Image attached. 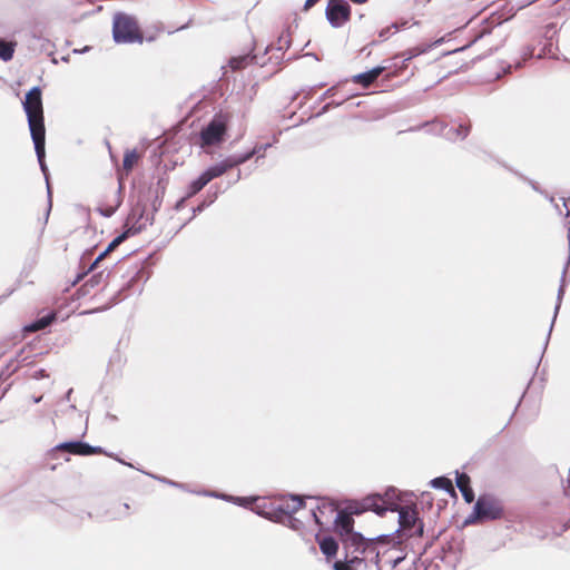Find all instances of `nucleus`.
Wrapping results in <instances>:
<instances>
[{"label": "nucleus", "mask_w": 570, "mask_h": 570, "mask_svg": "<svg viewBox=\"0 0 570 570\" xmlns=\"http://www.w3.org/2000/svg\"><path fill=\"white\" fill-rule=\"evenodd\" d=\"M505 517L503 501L493 493H482L474 502L471 514L464 520V524L483 523L501 520Z\"/></svg>", "instance_id": "f257e3e1"}, {"label": "nucleus", "mask_w": 570, "mask_h": 570, "mask_svg": "<svg viewBox=\"0 0 570 570\" xmlns=\"http://www.w3.org/2000/svg\"><path fill=\"white\" fill-rule=\"evenodd\" d=\"M334 519V530L341 537L344 550H360L361 547L371 542V539L365 538L361 532L354 531V520L352 518L353 511L346 509L336 510Z\"/></svg>", "instance_id": "f03ea898"}, {"label": "nucleus", "mask_w": 570, "mask_h": 570, "mask_svg": "<svg viewBox=\"0 0 570 570\" xmlns=\"http://www.w3.org/2000/svg\"><path fill=\"white\" fill-rule=\"evenodd\" d=\"M399 529L394 534H390V539H380V541H393L400 543L403 538L422 537L424 532V523L419 518L416 508L411 505L399 507Z\"/></svg>", "instance_id": "7ed1b4c3"}, {"label": "nucleus", "mask_w": 570, "mask_h": 570, "mask_svg": "<svg viewBox=\"0 0 570 570\" xmlns=\"http://www.w3.org/2000/svg\"><path fill=\"white\" fill-rule=\"evenodd\" d=\"M154 255L150 254L145 261L135 264L127 274V279L122 283L121 287L112 297L114 304L121 302L130 293H141L144 284L150 277V266L153 265Z\"/></svg>", "instance_id": "20e7f679"}, {"label": "nucleus", "mask_w": 570, "mask_h": 570, "mask_svg": "<svg viewBox=\"0 0 570 570\" xmlns=\"http://www.w3.org/2000/svg\"><path fill=\"white\" fill-rule=\"evenodd\" d=\"M22 106L27 116L30 136L46 134L42 97L39 86H35L27 91Z\"/></svg>", "instance_id": "39448f33"}, {"label": "nucleus", "mask_w": 570, "mask_h": 570, "mask_svg": "<svg viewBox=\"0 0 570 570\" xmlns=\"http://www.w3.org/2000/svg\"><path fill=\"white\" fill-rule=\"evenodd\" d=\"M112 38L116 43H142L144 35L135 17L117 12L112 20Z\"/></svg>", "instance_id": "423d86ee"}, {"label": "nucleus", "mask_w": 570, "mask_h": 570, "mask_svg": "<svg viewBox=\"0 0 570 570\" xmlns=\"http://www.w3.org/2000/svg\"><path fill=\"white\" fill-rule=\"evenodd\" d=\"M390 537L391 535H379L371 539V542L361 547L360 550H353V553H357L355 570H381V549L379 548V542L380 539H390Z\"/></svg>", "instance_id": "0eeeda50"}, {"label": "nucleus", "mask_w": 570, "mask_h": 570, "mask_svg": "<svg viewBox=\"0 0 570 570\" xmlns=\"http://www.w3.org/2000/svg\"><path fill=\"white\" fill-rule=\"evenodd\" d=\"M227 131V119L223 114H216L210 121L200 130V147L217 146L224 141Z\"/></svg>", "instance_id": "6e6552de"}, {"label": "nucleus", "mask_w": 570, "mask_h": 570, "mask_svg": "<svg viewBox=\"0 0 570 570\" xmlns=\"http://www.w3.org/2000/svg\"><path fill=\"white\" fill-rule=\"evenodd\" d=\"M352 8L346 0H327L325 18L331 27L337 29L350 21Z\"/></svg>", "instance_id": "1a4fd4ad"}, {"label": "nucleus", "mask_w": 570, "mask_h": 570, "mask_svg": "<svg viewBox=\"0 0 570 570\" xmlns=\"http://www.w3.org/2000/svg\"><path fill=\"white\" fill-rule=\"evenodd\" d=\"M31 139L33 142V147H35L36 156H37V159L39 163V167H40V169L46 178V183H47L48 207H47L46 217H45V223H47L50 212H51V207H52V190H51V187L49 184V170H48V167H47V164L45 160V158H46V134L31 135Z\"/></svg>", "instance_id": "9d476101"}, {"label": "nucleus", "mask_w": 570, "mask_h": 570, "mask_svg": "<svg viewBox=\"0 0 570 570\" xmlns=\"http://www.w3.org/2000/svg\"><path fill=\"white\" fill-rule=\"evenodd\" d=\"M147 205L146 199L139 196L136 205H134L126 218L125 227L129 226H138L144 225V228L147 224L151 225L154 222V215L146 214Z\"/></svg>", "instance_id": "9b49d317"}, {"label": "nucleus", "mask_w": 570, "mask_h": 570, "mask_svg": "<svg viewBox=\"0 0 570 570\" xmlns=\"http://www.w3.org/2000/svg\"><path fill=\"white\" fill-rule=\"evenodd\" d=\"M397 509V504L395 507H387L383 501V497L380 493L370 494L364 498L362 507L355 508L354 513L361 514L364 511H373L375 514L382 517L386 513L387 510L395 511Z\"/></svg>", "instance_id": "f8f14e48"}, {"label": "nucleus", "mask_w": 570, "mask_h": 570, "mask_svg": "<svg viewBox=\"0 0 570 570\" xmlns=\"http://www.w3.org/2000/svg\"><path fill=\"white\" fill-rule=\"evenodd\" d=\"M167 185L168 179L166 177H159L155 184L149 186L147 195L141 196V198L146 199V202L150 200V206L153 209L151 215L158 212L161 207Z\"/></svg>", "instance_id": "ddd939ff"}, {"label": "nucleus", "mask_w": 570, "mask_h": 570, "mask_svg": "<svg viewBox=\"0 0 570 570\" xmlns=\"http://www.w3.org/2000/svg\"><path fill=\"white\" fill-rule=\"evenodd\" d=\"M386 65L375 66L364 72L354 75L351 80L354 83L361 85L363 88H368L384 71L396 67V62L390 63V60H385Z\"/></svg>", "instance_id": "4468645a"}, {"label": "nucleus", "mask_w": 570, "mask_h": 570, "mask_svg": "<svg viewBox=\"0 0 570 570\" xmlns=\"http://www.w3.org/2000/svg\"><path fill=\"white\" fill-rule=\"evenodd\" d=\"M569 265H570V253H569V256L567 258V262H566L563 271H562V275H561V279H560V286L558 288V294H557V303H556V306H554L553 318L551 321V324H550V327H549V332H548V335H547V338H546V342H544L543 352L547 350V346L549 344L551 332H552V328H553L557 315H558L560 306H561L562 297L564 295L566 285H567L566 284V274H567Z\"/></svg>", "instance_id": "2eb2a0df"}, {"label": "nucleus", "mask_w": 570, "mask_h": 570, "mask_svg": "<svg viewBox=\"0 0 570 570\" xmlns=\"http://www.w3.org/2000/svg\"><path fill=\"white\" fill-rule=\"evenodd\" d=\"M316 541L320 546L321 552L327 558H334L338 551V542L332 535H323L316 534Z\"/></svg>", "instance_id": "dca6fc26"}, {"label": "nucleus", "mask_w": 570, "mask_h": 570, "mask_svg": "<svg viewBox=\"0 0 570 570\" xmlns=\"http://www.w3.org/2000/svg\"><path fill=\"white\" fill-rule=\"evenodd\" d=\"M406 558V553H403L401 550L395 548H391L384 551H381L380 562L389 564L392 569L396 568L402 561Z\"/></svg>", "instance_id": "f3484780"}, {"label": "nucleus", "mask_w": 570, "mask_h": 570, "mask_svg": "<svg viewBox=\"0 0 570 570\" xmlns=\"http://www.w3.org/2000/svg\"><path fill=\"white\" fill-rule=\"evenodd\" d=\"M471 125L470 124H459L456 128H448L444 126L441 130V135L446 137L448 139H465L470 134Z\"/></svg>", "instance_id": "a211bd4d"}, {"label": "nucleus", "mask_w": 570, "mask_h": 570, "mask_svg": "<svg viewBox=\"0 0 570 570\" xmlns=\"http://www.w3.org/2000/svg\"><path fill=\"white\" fill-rule=\"evenodd\" d=\"M353 549L345 550V556L343 559H338L334 562V570H355L356 569V560L357 553L352 552Z\"/></svg>", "instance_id": "6ab92c4d"}, {"label": "nucleus", "mask_w": 570, "mask_h": 570, "mask_svg": "<svg viewBox=\"0 0 570 570\" xmlns=\"http://www.w3.org/2000/svg\"><path fill=\"white\" fill-rule=\"evenodd\" d=\"M255 155H256V150H247L242 154L230 155L223 160H224L227 169L229 170L234 167L245 164L246 161L252 159Z\"/></svg>", "instance_id": "aec40b11"}, {"label": "nucleus", "mask_w": 570, "mask_h": 570, "mask_svg": "<svg viewBox=\"0 0 570 570\" xmlns=\"http://www.w3.org/2000/svg\"><path fill=\"white\" fill-rule=\"evenodd\" d=\"M535 47L532 45H527L522 48L521 60H515L514 63H507L505 67H503V72L509 73L512 71V69H519L522 68L523 62L528 59H531L534 57Z\"/></svg>", "instance_id": "412c9836"}, {"label": "nucleus", "mask_w": 570, "mask_h": 570, "mask_svg": "<svg viewBox=\"0 0 570 570\" xmlns=\"http://www.w3.org/2000/svg\"><path fill=\"white\" fill-rule=\"evenodd\" d=\"M226 171H228V169H227L224 160H220V161L209 166L208 168H206L202 173V175L205 178V180L207 181V184H209L213 179L223 176Z\"/></svg>", "instance_id": "4be33fe9"}, {"label": "nucleus", "mask_w": 570, "mask_h": 570, "mask_svg": "<svg viewBox=\"0 0 570 570\" xmlns=\"http://www.w3.org/2000/svg\"><path fill=\"white\" fill-rule=\"evenodd\" d=\"M292 503H278L283 510L286 512V517L295 514L301 508L305 505L304 498L298 494H288Z\"/></svg>", "instance_id": "5701e85b"}, {"label": "nucleus", "mask_w": 570, "mask_h": 570, "mask_svg": "<svg viewBox=\"0 0 570 570\" xmlns=\"http://www.w3.org/2000/svg\"><path fill=\"white\" fill-rule=\"evenodd\" d=\"M252 63H259L256 55L248 53L244 56L233 57L229 60V66L233 70H242L243 68Z\"/></svg>", "instance_id": "b1692460"}, {"label": "nucleus", "mask_w": 570, "mask_h": 570, "mask_svg": "<svg viewBox=\"0 0 570 570\" xmlns=\"http://www.w3.org/2000/svg\"><path fill=\"white\" fill-rule=\"evenodd\" d=\"M219 190L217 186H212L209 190L207 191L205 198L203 202L193 208V217H195L197 214H200L205 208L210 206L218 197Z\"/></svg>", "instance_id": "393cba45"}, {"label": "nucleus", "mask_w": 570, "mask_h": 570, "mask_svg": "<svg viewBox=\"0 0 570 570\" xmlns=\"http://www.w3.org/2000/svg\"><path fill=\"white\" fill-rule=\"evenodd\" d=\"M144 229V225L138 226H129L126 227L122 233H120L118 236H116L111 242L110 249L117 248L121 243H124L127 238L140 233Z\"/></svg>", "instance_id": "a878e982"}, {"label": "nucleus", "mask_w": 570, "mask_h": 570, "mask_svg": "<svg viewBox=\"0 0 570 570\" xmlns=\"http://www.w3.org/2000/svg\"><path fill=\"white\" fill-rule=\"evenodd\" d=\"M144 229V225L138 226H129L126 227L122 233H120L118 236H116L111 242L110 249L117 248L121 243H124L127 238L140 233Z\"/></svg>", "instance_id": "bb28decb"}, {"label": "nucleus", "mask_w": 570, "mask_h": 570, "mask_svg": "<svg viewBox=\"0 0 570 570\" xmlns=\"http://www.w3.org/2000/svg\"><path fill=\"white\" fill-rule=\"evenodd\" d=\"M335 511H336V508L334 507L333 503L323 502L322 504L316 505L315 509L311 510V515L313 517V519L317 525H323L321 517L324 515L326 512H328L330 514H333Z\"/></svg>", "instance_id": "cd10ccee"}, {"label": "nucleus", "mask_w": 570, "mask_h": 570, "mask_svg": "<svg viewBox=\"0 0 570 570\" xmlns=\"http://www.w3.org/2000/svg\"><path fill=\"white\" fill-rule=\"evenodd\" d=\"M430 485L433 489L443 490L451 495H455V490H454L451 479H449L444 475L436 476V478L432 479L430 481Z\"/></svg>", "instance_id": "c85d7f7f"}, {"label": "nucleus", "mask_w": 570, "mask_h": 570, "mask_svg": "<svg viewBox=\"0 0 570 570\" xmlns=\"http://www.w3.org/2000/svg\"><path fill=\"white\" fill-rule=\"evenodd\" d=\"M16 42L0 38V60L7 62L13 58Z\"/></svg>", "instance_id": "c756f323"}, {"label": "nucleus", "mask_w": 570, "mask_h": 570, "mask_svg": "<svg viewBox=\"0 0 570 570\" xmlns=\"http://www.w3.org/2000/svg\"><path fill=\"white\" fill-rule=\"evenodd\" d=\"M501 24V17L500 16H491L489 20L484 21L483 27L479 31V33L475 36L474 41H478L479 39L483 38L485 35L491 33L492 28Z\"/></svg>", "instance_id": "7c9ffc66"}, {"label": "nucleus", "mask_w": 570, "mask_h": 570, "mask_svg": "<svg viewBox=\"0 0 570 570\" xmlns=\"http://www.w3.org/2000/svg\"><path fill=\"white\" fill-rule=\"evenodd\" d=\"M56 320H57V313L50 312V313L37 318L30 325V327L33 330H43V328L50 326L51 324H53L56 322Z\"/></svg>", "instance_id": "2f4dec72"}, {"label": "nucleus", "mask_w": 570, "mask_h": 570, "mask_svg": "<svg viewBox=\"0 0 570 570\" xmlns=\"http://www.w3.org/2000/svg\"><path fill=\"white\" fill-rule=\"evenodd\" d=\"M269 508V521L285 524V520L287 519L285 510L281 508V505L276 502H272Z\"/></svg>", "instance_id": "473e14b6"}, {"label": "nucleus", "mask_w": 570, "mask_h": 570, "mask_svg": "<svg viewBox=\"0 0 570 570\" xmlns=\"http://www.w3.org/2000/svg\"><path fill=\"white\" fill-rule=\"evenodd\" d=\"M207 184L203 175L200 174L197 178L193 179L188 185L187 197H193L198 194Z\"/></svg>", "instance_id": "72a5a7b5"}, {"label": "nucleus", "mask_w": 570, "mask_h": 570, "mask_svg": "<svg viewBox=\"0 0 570 570\" xmlns=\"http://www.w3.org/2000/svg\"><path fill=\"white\" fill-rule=\"evenodd\" d=\"M139 155L136 149L127 150L124 155L122 167L125 170L130 171L137 164Z\"/></svg>", "instance_id": "f704fd0d"}, {"label": "nucleus", "mask_w": 570, "mask_h": 570, "mask_svg": "<svg viewBox=\"0 0 570 570\" xmlns=\"http://www.w3.org/2000/svg\"><path fill=\"white\" fill-rule=\"evenodd\" d=\"M94 454H104V455H107L109 458H112L115 459L116 461H118L119 463L124 464V465H127V466H130V468H134V465L131 463H128L126 462L125 460L120 459L118 455L111 453V452H107L104 448L101 446H98V445H91L90 444V449H89V455H94Z\"/></svg>", "instance_id": "c9c22d12"}, {"label": "nucleus", "mask_w": 570, "mask_h": 570, "mask_svg": "<svg viewBox=\"0 0 570 570\" xmlns=\"http://www.w3.org/2000/svg\"><path fill=\"white\" fill-rule=\"evenodd\" d=\"M72 443H76V440L65 441V442H61V443L55 445L50 450L51 458H55V454L60 451H63V452L75 455L76 445H72Z\"/></svg>", "instance_id": "e433bc0d"}, {"label": "nucleus", "mask_w": 570, "mask_h": 570, "mask_svg": "<svg viewBox=\"0 0 570 570\" xmlns=\"http://www.w3.org/2000/svg\"><path fill=\"white\" fill-rule=\"evenodd\" d=\"M271 501H267L265 499L262 500V502L257 503L256 507L253 509V511L262 517V518H265V519H269V514H271V510H269V505H271Z\"/></svg>", "instance_id": "4c0bfd02"}, {"label": "nucleus", "mask_w": 570, "mask_h": 570, "mask_svg": "<svg viewBox=\"0 0 570 570\" xmlns=\"http://www.w3.org/2000/svg\"><path fill=\"white\" fill-rule=\"evenodd\" d=\"M110 275V272L105 275L104 271H100L98 273H95L87 282L86 286H90V288H95L99 286L102 282L106 281V278Z\"/></svg>", "instance_id": "58836bf2"}, {"label": "nucleus", "mask_w": 570, "mask_h": 570, "mask_svg": "<svg viewBox=\"0 0 570 570\" xmlns=\"http://www.w3.org/2000/svg\"><path fill=\"white\" fill-rule=\"evenodd\" d=\"M72 445H76L75 455L89 456V443L82 440H76V443H72Z\"/></svg>", "instance_id": "ea45409f"}, {"label": "nucleus", "mask_w": 570, "mask_h": 570, "mask_svg": "<svg viewBox=\"0 0 570 570\" xmlns=\"http://www.w3.org/2000/svg\"><path fill=\"white\" fill-rule=\"evenodd\" d=\"M459 490L464 499V501L466 503H472L474 500H475V494H474V491L471 487V483L468 484V485H464V487H461L459 484Z\"/></svg>", "instance_id": "a19ab883"}, {"label": "nucleus", "mask_w": 570, "mask_h": 570, "mask_svg": "<svg viewBox=\"0 0 570 570\" xmlns=\"http://www.w3.org/2000/svg\"><path fill=\"white\" fill-rule=\"evenodd\" d=\"M416 56H417V52H413V51H407V52L402 53L401 56H395L393 58V60L402 58V61H401V67L395 72H393L392 76L397 75L401 69L405 68L406 62L410 61L411 59H413ZM389 77H391V75Z\"/></svg>", "instance_id": "79ce46f5"}, {"label": "nucleus", "mask_w": 570, "mask_h": 570, "mask_svg": "<svg viewBox=\"0 0 570 570\" xmlns=\"http://www.w3.org/2000/svg\"><path fill=\"white\" fill-rule=\"evenodd\" d=\"M285 525H287L288 528H291L294 531H303L305 528L304 522L301 521L299 519L295 518L294 514L289 515L285 520Z\"/></svg>", "instance_id": "37998d69"}, {"label": "nucleus", "mask_w": 570, "mask_h": 570, "mask_svg": "<svg viewBox=\"0 0 570 570\" xmlns=\"http://www.w3.org/2000/svg\"><path fill=\"white\" fill-rule=\"evenodd\" d=\"M383 497V501H390L392 503L391 507H395L397 504L395 501L397 500V490L394 487H389L384 491V494H381Z\"/></svg>", "instance_id": "c03bdc74"}, {"label": "nucleus", "mask_w": 570, "mask_h": 570, "mask_svg": "<svg viewBox=\"0 0 570 570\" xmlns=\"http://www.w3.org/2000/svg\"><path fill=\"white\" fill-rule=\"evenodd\" d=\"M348 98H345V99H342L340 101H335V100H332L327 104H325L321 109L320 111L315 115V117H321L322 115L328 112L332 108H336V107H340L341 105H343Z\"/></svg>", "instance_id": "a18cd8bd"}, {"label": "nucleus", "mask_w": 570, "mask_h": 570, "mask_svg": "<svg viewBox=\"0 0 570 570\" xmlns=\"http://www.w3.org/2000/svg\"><path fill=\"white\" fill-rule=\"evenodd\" d=\"M256 499L253 497H234L230 499V503L239 507L248 508Z\"/></svg>", "instance_id": "49530a36"}, {"label": "nucleus", "mask_w": 570, "mask_h": 570, "mask_svg": "<svg viewBox=\"0 0 570 570\" xmlns=\"http://www.w3.org/2000/svg\"><path fill=\"white\" fill-rule=\"evenodd\" d=\"M37 261H38V253L35 252L32 255H30L27 258L24 266L22 268V273L28 275V273L37 265Z\"/></svg>", "instance_id": "de8ad7c7"}, {"label": "nucleus", "mask_w": 570, "mask_h": 570, "mask_svg": "<svg viewBox=\"0 0 570 570\" xmlns=\"http://www.w3.org/2000/svg\"><path fill=\"white\" fill-rule=\"evenodd\" d=\"M291 38L288 35H281L277 39V47L276 50L283 51L285 49H288L291 47Z\"/></svg>", "instance_id": "09e8293b"}, {"label": "nucleus", "mask_w": 570, "mask_h": 570, "mask_svg": "<svg viewBox=\"0 0 570 570\" xmlns=\"http://www.w3.org/2000/svg\"><path fill=\"white\" fill-rule=\"evenodd\" d=\"M145 474L163 482V483H166L168 485H171V487H175V488H179V489H185V484L184 483H179V482H176V481H173V480H169L167 478H164V476H157V475H154L151 473H147V472H144Z\"/></svg>", "instance_id": "8fccbe9b"}, {"label": "nucleus", "mask_w": 570, "mask_h": 570, "mask_svg": "<svg viewBox=\"0 0 570 570\" xmlns=\"http://www.w3.org/2000/svg\"><path fill=\"white\" fill-rule=\"evenodd\" d=\"M346 81H347V79H346V80H344V81H341V82H338V83H336V85H334V86H332V87H330L328 89H326V90H325V91L320 96L318 101H323V100H325V99H327V98H330V97H334V96L336 95V92H337V88H338V86H340L342 82H346Z\"/></svg>", "instance_id": "3c124183"}, {"label": "nucleus", "mask_w": 570, "mask_h": 570, "mask_svg": "<svg viewBox=\"0 0 570 570\" xmlns=\"http://www.w3.org/2000/svg\"><path fill=\"white\" fill-rule=\"evenodd\" d=\"M23 350H21L14 358L10 360L9 363L6 366V371L8 372V376H10L12 373L18 371V365H14L16 362H18L19 357L22 355Z\"/></svg>", "instance_id": "603ef678"}, {"label": "nucleus", "mask_w": 570, "mask_h": 570, "mask_svg": "<svg viewBox=\"0 0 570 570\" xmlns=\"http://www.w3.org/2000/svg\"><path fill=\"white\" fill-rule=\"evenodd\" d=\"M455 483L459 488V484L461 487L468 485L471 483L470 476L466 473H460L459 471L455 472Z\"/></svg>", "instance_id": "864d4df0"}, {"label": "nucleus", "mask_w": 570, "mask_h": 570, "mask_svg": "<svg viewBox=\"0 0 570 570\" xmlns=\"http://www.w3.org/2000/svg\"><path fill=\"white\" fill-rule=\"evenodd\" d=\"M272 145L269 142L263 144V145H256L250 150H256L257 159L264 157V151L269 148Z\"/></svg>", "instance_id": "5fc2aeb1"}, {"label": "nucleus", "mask_w": 570, "mask_h": 570, "mask_svg": "<svg viewBox=\"0 0 570 570\" xmlns=\"http://www.w3.org/2000/svg\"><path fill=\"white\" fill-rule=\"evenodd\" d=\"M205 494L209 495V497H213V498L222 499V500L227 501V502H230V499L235 497V495H232V494L218 493V492H206Z\"/></svg>", "instance_id": "6e6d98bb"}, {"label": "nucleus", "mask_w": 570, "mask_h": 570, "mask_svg": "<svg viewBox=\"0 0 570 570\" xmlns=\"http://www.w3.org/2000/svg\"><path fill=\"white\" fill-rule=\"evenodd\" d=\"M90 272H87V268H85L83 271L79 272L75 279L71 282V286H76L78 283H80Z\"/></svg>", "instance_id": "4d7b16f0"}, {"label": "nucleus", "mask_w": 570, "mask_h": 570, "mask_svg": "<svg viewBox=\"0 0 570 570\" xmlns=\"http://www.w3.org/2000/svg\"><path fill=\"white\" fill-rule=\"evenodd\" d=\"M90 272H87V268H85L83 271L79 272L75 279L71 282V286H76L78 283H80Z\"/></svg>", "instance_id": "13d9d810"}, {"label": "nucleus", "mask_w": 570, "mask_h": 570, "mask_svg": "<svg viewBox=\"0 0 570 570\" xmlns=\"http://www.w3.org/2000/svg\"><path fill=\"white\" fill-rule=\"evenodd\" d=\"M90 289H91L90 286H86V283H85L77 289V292H76L77 297L80 298V297L88 295L90 293Z\"/></svg>", "instance_id": "bf43d9fd"}, {"label": "nucleus", "mask_w": 570, "mask_h": 570, "mask_svg": "<svg viewBox=\"0 0 570 570\" xmlns=\"http://www.w3.org/2000/svg\"><path fill=\"white\" fill-rule=\"evenodd\" d=\"M391 26L390 27H386V28H383L380 30L379 32V37L382 39V40H386L389 37H390V31H391Z\"/></svg>", "instance_id": "052dcab7"}, {"label": "nucleus", "mask_w": 570, "mask_h": 570, "mask_svg": "<svg viewBox=\"0 0 570 570\" xmlns=\"http://www.w3.org/2000/svg\"><path fill=\"white\" fill-rule=\"evenodd\" d=\"M33 377L36 380L48 377V373L45 368H39L35 372Z\"/></svg>", "instance_id": "680f3d73"}, {"label": "nucleus", "mask_w": 570, "mask_h": 570, "mask_svg": "<svg viewBox=\"0 0 570 570\" xmlns=\"http://www.w3.org/2000/svg\"><path fill=\"white\" fill-rule=\"evenodd\" d=\"M563 492L567 497H570V468H569V478L567 479V483L562 481Z\"/></svg>", "instance_id": "e2e57ef3"}, {"label": "nucleus", "mask_w": 570, "mask_h": 570, "mask_svg": "<svg viewBox=\"0 0 570 570\" xmlns=\"http://www.w3.org/2000/svg\"><path fill=\"white\" fill-rule=\"evenodd\" d=\"M320 0H306L303 10L308 11L311 8H313Z\"/></svg>", "instance_id": "0e129e2a"}, {"label": "nucleus", "mask_w": 570, "mask_h": 570, "mask_svg": "<svg viewBox=\"0 0 570 570\" xmlns=\"http://www.w3.org/2000/svg\"><path fill=\"white\" fill-rule=\"evenodd\" d=\"M111 244L109 243L108 246L98 255V261H102L109 253H111L114 249H110Z\"/></svg>", "instance_id": "69168bd1"}, {"label": "nucleus", "mask_w": 570, "mask_h": 570, "mask_svg": "<svg viewBox=\"0 0 570 570\" xmlns=\"http://www.w3.org/2000/svg\"><path fill=\"white\" fill-rule=\"evenodd\" d=\"M100 262H101V261H98V256H97V257L95 258V261H94V262H91V263L89 264V266L87 267V272H90V273H91V272H94V271L98 267V265H99V263H100Z\"/></svg>", "instance_id": "338daca9"}, {"label": "nucleus", "mask_w": 570, "mask_h": 570, "mask_svg": "<svg viewBox=\"0 0 570 570\" xmlns=\"http://www.w3.org/2000/svg\"><path fill=\"white\" fill-rule=\"evenodd\" d=\"M114 213H115V209H112V208H107V209L100 210V214L105 217H110L111 215H114Z\"/></svg>", "instance_id": "774afa93"}]
</instances>
